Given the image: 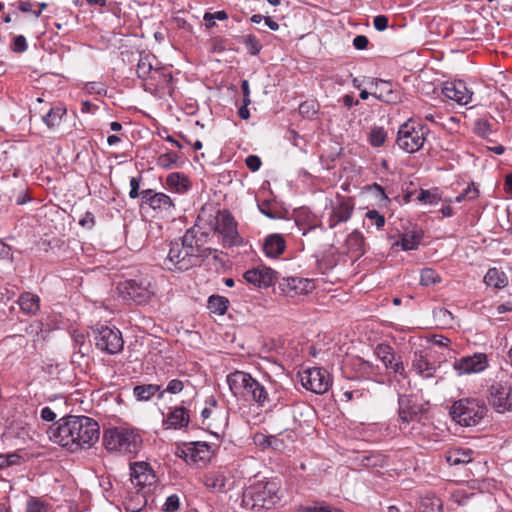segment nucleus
I'll return each mask as SVG.
<instances>
[{
    "label": "nucleus",
    "mask_w": 512,
    "mask_h": 512,
    "mask_svg": "<svg viewBox=\"0 0 512 512\" xmlns=\"http://www.w3.org/2000/svg\"><path fill=\"white\" fill-rule=\"evenodd\" d=\"M208 240V233L196 226L189 228L183 236L169 243L165 267L170 271L184 272L200 266L212 252L217 251L208 246Z\"/></svg>",
    "instance_id": "obj_1"
},
{
    "label": "nucleus",
    "mask_w": 512,
    "mask_h": 512,
    "mask_svg": "<svg viewBox=\"0 0 512 512\" xmlns=\"http://www.w3.org/2000/svg\"><path fill=\"white\" fill-rule=\"evenodd\" d=\"M227 384L234 396H242L261 408L287 405L288 392L277 382L261 383L249 373L236 370L227 376Z\"/></svg>",
    "instance_id": "obj_2"
},
{
    "label": "nucleus",
    "mask_w": 512,
    "mask_h": 512,
    "mask_svg": "<svg viewBox=\"0 0 512 512\" xmlns=\"http://www.w3.org/2000/svg\"><path fill=\"white\" fill-rule=\"evenodd\" d=\"M48 435L53 442L75 452L93 446L99 439L100 431L98 423L92 418L69 415L51 426Z\"/></svg>",
    "instance_id": "obj_3"
},
{
    "label": "nucleus",
    "mask_w": 512,
    "mask_h": 512,
    "mask_svg": "<svg viewBox=\"0 0 512 512\" xmlns=\"http://www.w3.org/2000/svg\"><path fill=\"white\" fill-rule=\"evenodd\" d=\"M278 493V482L274 480L258 481L244 490L242 506L254 511L270 509L280 500Z\"/></svg>",
    "instance_id": "obj_4"
},
{
    "label": "nucleus",
    "mask_w": 512,
    "mask_h": 512,
    "mask_svg": "<svg viewBox=\"0 0 512 512\" xmlns=\"http://www.w3.org/2000/svg\"><path fill=\"white\" fill-rule=\"evenodd\" d=\"M141 442L138 434L124 427L109 428L103 435V443L107 450L124 454L137 453Z\"/></svg>",
    "instance_id": "obj_5"
},
{
    "label": "nucleus",
    "mask_w": 512,
    "mask_h": 512,
    "mask_svg": "<svg viewBox=\"0 0 512 512\" xmlns=\"http://www.w3.org/2000/svg\"><path fill=\"white\" fill-rule=\"evenodd\" d=\"M428 133L427 126L408 119L399 128L396 143L401 150L414 153L423 147Z\"/></svg>",
    "instance_id": "obj_6"
},
{
    "label": "nucleus",
    "mask_w": 512,
    "mask_h": 512,
    "mask_svg": "<svg viewBox=\"0 0 512 512\" xmlns=\"http://www.w3.org/2000/svg\"><path fill=\"white\" fill-rule=\"evenodd\" d=\"M486 406L476 399H460L451 406L450 415L462 426H475L486 414Z\"/></svg>",
    "instance_id": "obj_7"
},
{
    "label": "nucleus",
    "mask_w": 512,
    "mask_h": 512,
    "mask_svg": "<svg viewBox=\"0 0 512 512\" xmlns=\"http://www.w3.org/2000/svg\"><path fill=\"white\" fill-rule=\"evenodd\" d=\"M118 290L123 300L137 305L147 303L154 295L150 280L144 277L125 280L118 285Z\"/></svg>",
    "instance_id": "obj_8"
},
{
    "label": "nucleus",
    "mask_w": 512,
    "mask_h": 512,
    "mask_svg": "<svg viewBox=\"0 0 512 512\" xmlns=\"http://www.w3.org/2000/svg\"><path fill=\"white\" fill-rule=\"evenodd\" d=\"M96 347L108 354H117L123 350L124 340L121 331L116 327L98 325L92 330Z\"/></svg>",
    "instance_id": "obj_9"
},
{
    "label": "nucleus",
    "mask_w": 512,
    "mask_h": 512,
    "mask_svg": "<svg viewBox=\"0 0 512 512\" xmlns=\"http://www.w3.org/2000/svg\"><path fill=\"white\" fill-rule=\"evenodd\" d=\"M214 231L222 237L225 247L238 246L243 242L237 230V222L227 210L218 211Z\"/></svg>",
    "instance_id": "obj_10"
},
{
    "label": "nucleus",
    "mask_w": 512,
    "mask_h": 512,
    "mask_svg": "<svg viewBox=\"0 0 512 512\" xmlns=\"http://www.w3.org/2000/svg\"><path fill=\"white\" fill-rule=\"evenodd\" d=\"M302 386L316 394H323L328 391L331 385L329 373L320 367L309 368L300 373Z\"/></svg>",
    "instance_id": "obj_11"
},
{
    "label": "nucleus",
    "mask_w": 512,
    "mask_h": 512,
    "mask_svg": "<svg viewBox=\"0 0 512 512\" xmlns=\"http://www.w3.org/2000/svg\"><path fill=\"white\" fill-rule=\"evenodd\" d=\"M398 405L400 429H405L407 425L412 422H420L425 409L424 406L417 403L412 396L399 395Z\"/></svg>",
    "instance_id": "obj_12"
},
{
    "label": "nucleus",
    "mask_w": 512,
    "mask_h": 512,
    "mask_svg": "<svg viewBox=\"0 0 512 512\" xmlns=\"http://www.w3.org/2000/svg\"><path fill=\"white\" fill-rule=\"evenodd\" d=\"M176 455L189 464L206 463L211 456L210 445L207 442H189L178 447Z\"/></svg>",
    "instance_id": "obj_13"
},
{
    "label": "nucleus",
    "mask_w": 512,
    "mask_h": 512,
    "mask_svg": "<svg viewBox=\"0 0 512 512\" xmlns=\"http://www.w3.org/2000/svg\"><path fill=\"white\" fill-rule=\"evenodd\" d=\"M147 205L157 212L172 214L175 209L173 200L162 192H156L153 189L141 191V206Z\"/></svg>",
    "instance_id": "obj_14"
},
{
    "label": "nucleus",
    "mask_w": 512,
    "mask_h": 512,
    "mask_svg": "<svg viewBox=\"0 0 512 512\" xmlns=\"http://www.w3.org/2000/svg\"><path fill=\"white\" fill-rule=\"evenodd\" d=\"M354 202L350 197L338 196L327 220L328 228L333 229L339 223L347 222L353 213Z\"/></svg>",
    "instance_id": "obj_15"
},
{
    "label": "nucleus",
    "mask_w": 512,
    "mask_h": 512,
    "mask_svg": "<svg viewBox=\"0 0 512 512\" xmlns=\"http://www.w3.org/2000/svg\"><path fill=\"white\" fill-rule=\"evenodd\" d=\"M491 402L498 412L512 410V386L507 381H500L491 387Z\"/></svg>",
    "instance_id": "obj_16"
},
{
    "label": "nucleus",
    "mask_w": 512,
    "mask_h": 512,
    "mask_svg": "<svg viewBox=\"0 0 512 512\" xmlns=\"http://www.w3.org/2000/svg\"><path fill=\"white\" fill-rule=\"evenodd\" d=\"M453 367L458 375L479 373L487 367V357L483 353H475L471 356L456 360Z\"/></svg>",
    "instance_id": "obj_17"
},
{
    "label": "nucleus",
    "mask_w": 512,
    "mask_h": 512,
    "mask_svg": "<svg viewBox=\"0 0 512 512\" xmlns=\"http://www.w3.org/2000/svg\"><path fill=\"white\" fill-rule=\"evenodd\" d=\"M443 95L460 105H467L472 101L473 92H471L466 83L462 80L446 82L442 88Z\"/></svg>",
    "instance_id": "obj_18"
},
{
    "label": "nucleus",
    "mask_w": 512,
    "mask_h": 512,
    "mask_svg": "<svg viewBox=\"0 0 512 512\" xmlns=\"http://www.w3.org/2000/svg\"><path fill=\"white\" fill-rule=\"evenodd\" d=\"M244 279L258 288H267L276 281V272L271 268L262 266L250 269L244 273Z\"/></svg>",
    "instance_id": "obj_19"
},
{
    "label": "nucleus",
    "mask_w": 512,
    "mask_h": 512,
    "mask_svg": "<svg viewBox=\"0 0 512 512\" xmlns=\"http://www.w3.org/2000/svg\"><path fill=\"white\" fill-rule=\"evenodd\" d=\"M279 289L284 295L294 297L308 293L312 289V283L304 278L287 277L279 282Z\"/></svg>",
    "instance_id": "obj_20"
},
{
    "label": "nucleus",
    "mask_w": 512,
    "mask_h": 512,
    "mask_svg": "<svg viewBox=\"0 0 512 512\" xmlns=\"http://www.w3.org/2000/svg\"><path fill=\"white\" fill-rule=\"evenodd\" d=\"M130 479L138 488H144L154 483L155 476L146 462H135L130 465Z\"/></svg>",
    "instance_id": "obj_21"
},
{
    "label": "nucleus",
    "mask_w": 512,
    "mask_h": 512,
    "mask_svg": "<svg viewBox=\"0 0 512 512\" xmlns=\"http://www.w3.org/2000/svg\"><path fill=\"white\" fill-rule=\"evenodd\" d=\"M412 370L422 378H431L434 376L437 367L428 360L426 350H416L412 359Z\"/></svg>",
    "instance_id": "obj_22"
},
{
    "label": "nucleus",
    "mask_w": 512,
    "mask_h": 512,
    "mask_svg": "<svg viewBox=\"0 0 512 512\" xmlns=\"http://www.w3.org/2000/svg\"><path fill=\"white\" fill-rule=\"evenodd\" d=\"M374 86L372 96L385 103H396L399 100L398 93L393 89L392 83L382 79H373Z\"/></svg>",
    "instance_id": "obj_23"
},
{
    "label": "nucleus",
    "mask_w": 512,
    "mask_h": 512,
    "mask_svg": "<svg viewBox=\"0 0 512 512\" xmlns=\"http://www.w3.org/2000/svg\"><path fill=\"white\" fill-rule=\"evenodd\" d=\"M229 478L222 471H211L205 474L203 479L204 486L211 492L223 493L228 490L227 484Z\"/></svg>",
    "instance_id": "obj_24"
},
{
    "label": "nucleus",
    "mask_w": 512,
    "mask_h": 512,
    "mask_svg": "<svg viewBox=\"0 0 512 512\" xmlns=\"http://www.w3.org/2000/svg\"><path fill=\"white\" fill-rule=\"evenodd\" d=\"M133 395L138 401L146 402L151 400L154 396L162 399L165 391H162L161 385L158 384H140L133 388Z\"/></svg>",
    "instance_id": "obj_25"
},
{
    "label": "nucleus",
    "mask_w": 512,
    "mask_h": 512,
    "mask_svg": "<svg viewBox=\"0 0 512 512\" xmlns=\"http://www.w3.org/2000/svg\"><path fill=\"white\" fill-rule=\"evenodd\" d=\"M189 415L184 407H174L171 409L166 418L164 419V425L167 428L181 429L189 424Z\"/></svg>",
    "instance_id": "obj_26"
},
{
    "label": "nucleus",
    "mask_w": 512,
    "mask_h": 512,
    "mask_svg": "<svg viewBox=\"0 0 512 512\" xmlns=\"http://www.w3.org/2000/svg\"><path fill=\"white\" fill-rule=\"evenodd\" d=\"M286 242L280 234H271L266 237L263 250L264 253L271 258H276L285 250Z\"/></svg>",
    "instance_id": "obj_27"
},
{
    "label": "nucleus",
    "mask_w": 512,
    "mask_h": 512,
    "mask_svg": "<svg viewBox=\"0 0 512 512\" xmlns=\"http://www.w3.org/2000/svg\"><path fill=\"white\" fill-rule=\"evenodd\" d=\"M155 60V56L150 53L140 54L136 70L138 78L142 80L151 78L156 69L153 64Z\"/></svg>",
    "instance_id": "obj_28"
},
{
    "label": "nucleus",
    "mask_w": 512,
    "mask_h": 512,
    "mask_svg": "<svg viewBox=\"0 0 512 512\" xmlns=\"http://www.w3.org/2000/svg\"><path fill=\"white\" fill-rule=\"evenodd\" d=\"M18 304L23 313L35 315L40 309V298L36 294L24 292L19 296Z\"/></svg>",
    "instance_id": "obj_29"
},
{
    "label": "nucleus",
    "mask_w": 512,
    "mask_h": 512,
    "mask_svg": "<svg viewBox=\"0 0 512 512\" xmlns=\"http://www.w3.org/2000/svg\"><path fill=\"white\" fill-rule=\"evenodd\" d=\"M66 112L67 110L63 105L52 106L49 111L42 116V121L49 129H53L60 125Z\"/></svg>",
    "instance_id": "obj_30"
},
{
    "label": "nucleus",
    "mask_w": 512,
    "mask_h": 512,
    "mask_svg": "<svg viewBox=\"0 0 512 512\" xmlns=\"http://www.w3.org/2000/svg\"><path fill=\"white\" fill-rule=\"evenodd\" d=\"M446 461L449 465L455 466L466 464L472 461V451L470 449H453L447 452Z\"/></svg>",
    "instance_id": "obj_31"
},
{
    "label": "nucleus",
    "mask_w": 512,
    "mask_h": 512,
    "mask_svg": "<svg viewBox=\"0 0 512 512\" xmlns=\"http://www.w3.org/2000/svg\"><path fill=\"white\" fill-rule=\"evenodd\" d=\"M166 184L177 193H185L190 188L188 178L181 173H171L166 178Z\"/></svg>",
    "instance_id": "obj_32"
},
{
    "label": "nucleus",
    "mask_w": 512,
    "mask_h": 512,
    "mask_svg": "<svg viewBox=\"0 0 512 512\" xmlns=\"http://www.w3.org/2000/svg\"><path fill=\"white\" fill-rule=\"evenodd\" d=\"M484 282L488 286L501 289L507 285L508 279L504 272L497 268H490L484 276Z\"/></svg>",
    "instance_id": "obj_33"
},
{
    "label": "nucleus",
    "mask_w": 512,
    "mask_h": 512,
    "mask_svg": "<svg viewBox=\"0 0 512 512\" xmlns=\"http://www.w3.org/2000/svg\"><path fill=\"white\" fill-rule=\"evenodd\" d=\"M422 233L420 231H409L402 235L401 240L397 242L404 251L415 250L420 244Z\"/></svg>",
    "instance_id": "obj_34"
},
{
    "label": "nucleus",
    "mask_w": 512,
    "mask_h": 512,
    "mask_svg": "<svg viewBox=\"0 0 512 512\" xmlns=\"http://www.w3.org/2000/svg\"><path fill=\"white\" fill-rule=\"evenodd\" d=\"M229 301L227 298L219 295H211L208 298V309L216 314L223 315L228 309Z\"/></svg>",
    "instance_id": "obj_35"
},
{
    "label": "nucleus",
    "mask_w": 512,
    "mask_h": 512,
    "mask_svg": "<svg viewBox=\"0 0 512 512\" xmlns=\"http://www.w3.org/2000/svg\"><path fill=\"white\" fill-rule=\"evenodd\" d=\"M376 354L385 367L391 366V363L397 358L392 347L384 344L377 346Z\"/></svg>",
    "instance_id": "obj_36"
},
{
    "label": "nucleus",
    "mask_w": 512,
    "mask_h": 512,
    "mask_svg": "<svg viewBox=\"0 0 512 512\" xmlns=\"http://www.w3.org/2000/svg\"><path fill=\"white\" fill-rule=\"evenodd\" d=\"M179 160V156L177 153L173 151H169L166 153H162L157 157V165L164 169H171L176 166Z\"/></svg>",
    "instance_id": "obj_37"
},
{
    "label": "nucleus",
    "mask_w": 512,
    "mask_h": 512,
    "mask_svg": "<svg viewBox=\"0 0 512 512\" xmlns=\"http://www.w3.org/2000/svg\"><path fill=\"white\" fill-rule=\"evenodd\" d=\"M420 512H442V502L439 498L425 497L421 500Z\"/></svg>",
    "instance_id": "obj_38"
},
{
    "label": "nucleus",
    "mask_w": 512,
    "mask_h": 512,
    "mask_svg": "<svg viewBox=\"0 0 512 512\" xmlns=\"http://www.w3.org/2000/svg\"><path fill=\"white\" fill-rule=\"evenodd\" d=\"M242 43L245 45L248 53L253 56L258 55L262 49V44L253 34L243 36Z\"/></svg>",
    "instance_id": "obj_39"
},
{
    "label": "nucleus",
    "mask_w": 512,
    "mask_h": 512,
    "mask_svg": "<svg viewBox=\"0 0 512 512\" xmlns=\"http://www.w3.org/2000/svg\"><path fill=\"white\" fill-rule=\"evenodd\" d=\"M387 138V132L383 127H374L369 133V142L373 147L382 146Z\"/></svg>",
    "instance_id": "obj_40"
},
{
    "label": "nucleus",
    "mask_w": 512,
    "mask_h": 512,
    "mask_svg": "<svg viewBox=\"0 0 512 512\" xmlns=\"http://www.w3.org/2000/svg\"><path fill=\"white\" fill-rule=\"evenodd\" d=\"M440 281V276L436 272V270L432 268H425L421 271L420 274V284L423 286H430L438 283Z\"/></svg>",
    "instance_id": "obj_41"
},
{
    "label": "nucleus",
    "mask_w": 512,
    "mask_h": 512,
    "mask_svg": "<svg viewBox=\"0 0 512 512\" xmlns=\"http://www.w3.org/2000/svg\"><path fill=\"white\" fill-rule=\"evenodd\" d=\"M479 191L474 183L469 184L459 195L454 199L455 202L461 203L465 200H474L478 197Z\"/></svg>",
    "instance_id": "obj_42"
},
{
    "label": "nucleus",
    "mask_w": 512,
    "mask_h": 512,
    "mask_svg": "<svg viewBox=\"0 0 512 512\" xmlns=\"http://www.w3.org/2000/svg\"><path fill=\"white\" fill-rule=\"evenodd\" d=\"M440 196L436 191H430V190H424L421 189L417 200L424 204L434 205L437 204L440 201Z\"/></svg>",
    "instance_id": "obj_43"
},
{
    "label": "nucleus",
    "mask_w": 512,
    "mask_h": 512,
    "mask_svg": "<svg viewBox=\"0 0 512 512\" xmlns=\"http://www.w3.org/2000/svg\"><path fill=\"white\" fill-rule=\"evenodd\" d=\"M303 512H343L341 509L332 508L323 502H316L301 507Z\"/></svg>",
    "instance_id": "obj_44"
},
{
    "label": "nucleus",
    "mask_w": 512,
    "mask_h": 512,
    "mask_svg": "<svg viewBox=\"0 0 512 512\" xmlns=\"http://www.w3.org/2000/svg\"><path fill=\"white\" fill-rule=\"evenodd\" d=\"M365 217L367 220L371 221V223L375 225L377 229H381L385 225L384 215L380 214L375 209L368 210L365 214Z\"/></svg>",
    "instance_id": "obj_45"
},
{
    "label": "nucleus",
    "mask_w": 512,
    "mask_h": 512,
    "mask_svg": "<svg viewBox=\"0 0 512 512\" xmlns=\"http://www.w3.org/2000/svg\"><path fill=\"white\" fill-rule=\"evenodd\" d=\"M26 512H47V506L39 499L30 497L27 501Z\"/></svg>",
    "instance_id": "obj_46"
},
{
    "label": "nucleus",
    "mask_w": 512,
    "mask_h": 512,
    "mask_svg": "<svg viewBox=\"0 0 512 512\" xmlns=\"http://www.w3.org/2000/svg\"><path fill=\"white\" fill-rule=\"evenodd\" d=\"M141 182L142 176L132 177L130 179L129 197L131 199H137L138 197H141V192L139 191Z\"/></svg>",
    "instance_id": "obj_47"
},
{
    "label": "nucleus",
    "mask_w": 512,
    "mask_h": 512,
    "mask_svg": "<svg viewBox=\"0 0 512 512\" xmlns=\"http://www.w3.org/2000/svg\"><path fill=\"white\" fill-rule=\"evenodd\" d=\"M152 79H159V82L161 84H166L168 85L169 83L172 82L173 80V76L170 72H166L164 69L162 68H156L155 69V72L153 73V75L151 76Z\"/></svg>",
    "instance_id": "obj_48"
},
{
    "label": "nucleus",
    "mask_w": 512,
    "mask_h": 512,
    "mask_svg": "<svg viewBox=\"0 0 512 512\" xmlns=\"http://www.w3.org/2000/svg\"><path fill=\"white\" fill-rule=\"evenodd\" d=\"M184 389V382L180 379H172L168 382L165 389H162V391H165V393L170 394H178L182 392Z\"/></svg>",
    "instance_id": "obj_49"
},
{
    "label": "nucleus",
    "mask_w": 512,
    "mask_h": 512,
    "mask_svg": "<svg viewBox=\"0 0 512 512\" xmlns=\"http://www.w3.org/2000/svg\"><path fill=\"white\" fill-rule=\"evenodd\" d=\"M179 508V497L176 494H172L167 497L163 510L166 512H176Z\"/></svg>",
    "instance_id": "obj_50"
},
{
    "label": "nucleus",
    "mask_w": 512,
    "mask_h": 512,
    "mask_svg": "<svg viewBox=\"0 0 512 512\" xmlns=\"http://www.w3.org/2000/svg\"><path fill=\"white\" fill-rule=\"evenodd\" d=\"M475 129L477 134L480 136H486L491 133V125L486 119L476 120Z\"/></svg>",
    "instance_id": "obj_51"
},
{
    "label": "nucleus",
    "mask_w": 512,
    "mask_h": 512,
    "mask_svg": "<svg viewBox=\"0 0 512 512\" xmlns=\"http://www.w3.org/2000/svg\"><path fill=\"white\" fill-rule=\"evenodd\" d=\"M20 456L16 453L1 455L0 454V468L8 467L18 463Z\"/></svg>",
    "instance_id": "obj_52"
},
{
    "label": "nucleus",
    "mask_w": 512,
    "mask_h": 512,
    "mask_svg": "<svg viewBox=\"0 0 512 512\" xmlns=\"http://www.w3.org/2000/svg\"><path fill=\"white\" fill-rule=\"evenodd\" d=\"M28 45L26 38L23 35L16 36L13 41V51L16 53H23L27 50Z\"/></svg>",
    "instance_id": "obj_53"
},
{
    "label": "nucleus",
    "mask_w": 512,
    "mask_h": 512,
    "mask_svg": "<svg viewBox=\"0 0 512 512\" xmlns=\"http://www.w3.org/2000/svg\"><path fill=\"white\" fill-rule=\"evenodd\" d=\"M79 225L86 229H92L95 225V217L93 213L87 211L79 220Z\"/></svg>",
    "instance_id": "obj_54"
},
{
    "label": "nucleus",
    "mask_w": 512,
    "mask_h": 512,
    "mask_svg": "<svg viewBox=\"0 0 512 512\" xmlns=\"http://www.w3.org/2000/svg\"><path fill=\"white\" fill-rule=\"evenodd\" d=\"M299 113L307 117L316 114L314 103L308 101L301 103L299 105Z\"/></svg>",
    "instance_id": "obj_55"
},
{
    "label": "nucleus",
    "mask_w": 512,
    "mask_h": 512,
    "mask_svg": "<svg viewBox=\"0 0 512 512\" xmlns=\"http://www.w3.org/2000/svg\"><path fill=\"white\" fill-rule=\"evenodd\" d=\"M374 28L378 31H384L388 27V17L385 15H377L373 20Z\"/></svg>",
    "instance_id": "obj_56"
},
{
    "label": "nucleus",
    "mask_w": 512,
    "mask_h": 512,
    "mask_svg": "<svg viewBox=\"0 0 512 512\" xmlns=\"http://www.w3.org/2000/svg\"><path fill=\"white\" fill-rule=\"evenodd\" d=\"M227 18H228V14L224 10H220L215 13L206 12L203 17L205 22H209V20H215V19H217L219 21H224Z\"/></svg>",
    "instance_id": "obj_57"
},
{
    "label": "nucleus",
    "mask_w": 512,
    "mask_h": 512,
    "mask_svg": "<svg viewBox=\"0 0 512 512\" xmlns=\"http://www.w3.org/2000/svg\"><path fill=\"white\" fill-rule=\"evenodd\" d=\"M245 163L251 171L255 172L259 170L261 166V159L256 155H249L246 158Z\"/></svg>",
    "instance_id": "obj_58"
},
{
    "label": "nucleus",
    "mask_w": 512,
    "mask_h": 512,
    "mask_svg": "<svg viewBox=\"0 0 512 512\" xmlns=\"http://www.w3.org/2000/svg\"><path fill=\"white\" fill-rule=\"evenodd\" d=\"M387 369H390L395 374L404 375L405 367L401 360V357L398 356L392 363L391 366L386 367Z\"/></svg>",
    "instance_id": "obj_59"
},
{
    "label": "nucleus",
    "mask_w": 512,
    "mask_h": 512,
    "mask_svg": "<svg viewBox=\"0 0 512 512\" xmlns=\"http://www.w3.org/2000/svg\"><path fill=\"white\" fill-rule=\"evenodd\" d=\"M368 44H369V40H368V38L365 35H357L353 39V46L357 50H364V49H366Z\"/></svg>",
    "instance_id": "obj_60"
},
{
    "label": "nucleus",
    "mask_w": 512,
    "mask_h": 512,
    "mask_svg": "<svg viewBox=\"0 0 512 512\" xmlns=\"http://www.w3.org/2000/svg\"><path fill=\"white\" fill-rule=\"evenodd\" d=\"M355 366L358 367L359 372L363 376L369 374L372 371V365L369 362L364 361L362 359H357L355 362Z\"/></svg>",
    "instance_id": "obj_61"
},
{
    "label": "nucleus",
    "mask_w": 512,
    "mask_h": 512,
    "mask_svg": "<svg viewBox=\"0 0 512 512\" xmlns=\"http://www.w3.org/2000/svg\"><path fill=\"white\" fill-rule=\"evenodd\" d=\"M85 89L89 93L102 94L105 92V89L101 83L98 82H89L86 84Z\"/></svg>",
    "instance_id": "obj_62"
},
{
    "label": "nucleus",
    "mask_w": 512,
    "mask_h": 512,
    "mask_svg": "<svg viewBox=\"0 0 512 512\" xmlns=\"http://www.w3.org/2000/svg\"><path fill=\"white\" fill-rule=\"evenodd\" d=\"M431 343L440 347H448L451 343V340L443 335H433L431 338Z\"/></svg>",
    "instance_id": "obj_63"
},
{
    "label": "nucleus",
    "mask_w": 512,
    "mask_h": 512,
    "mask_svg": "<svg viewBox=\"0 0 512 512\" xmlns=\"http://www.w3.org/2000/svg\"><path fill=\"white\" fill-rule=\"evenodd\" d=\"M40 416L44 421L51 422L56 418V414L50 407H44L41 409Z\"/></svg>",
    "instance_id": "obj_64"
}]
</instances>
